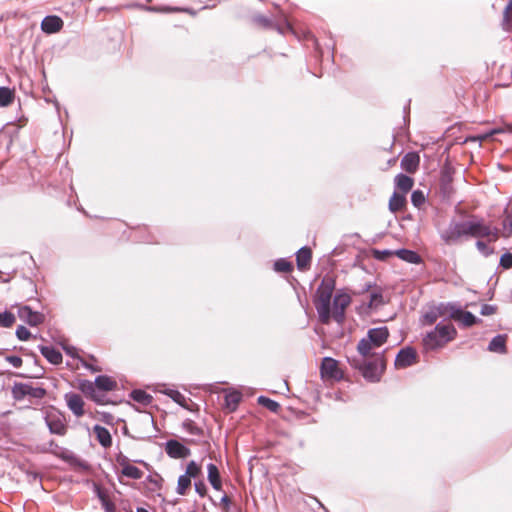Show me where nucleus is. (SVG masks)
I'll use <instances>...</instances> for the list:
<instances>
[{
  "label": "nucleus",
  "instance_id": "obj_1",
  "mask_svg": "<svg viewBox=\"0 0 512 512\" xmlns=\"http://www.w3.org/2000/svg\"><path fill=\"white\" fill-rule=\"evenodd\" d=\"M334 289V279L324 277L316 291L315 307L322 324H329L331 320V299Z\"/></svg>",
  "mask_w": 512,
  "mask_h": 512
},
{
  "label": "nucleus",
  "instance_id": "obj_2",
  "mask_svg": "<svg viewBox=\"0 0 512 512\" xmlns=\"http://www.w3.org/2000/svg\"><path fill=\"white\" fill-rule=\"evenodd\" d=\"M456 335L457 331L452 324L438 323L432 331L424 336L423 346L426 350H436L454 340Z\"/></svg>",
  "mask_w": 512,
  "mask_h": 512
},
{
  "label": "nucleus",
  "instance_id": "obj_3",
  "mask_svg": "<svg viewBox=\"0 0 512 512\" xmlns=\"http://www.w3.org/2000/svg\"><path fill=\"white\" fill-rule=\"evenodd\" d=\"M389 337V330L387 327H377L369 329L367 337L361 339L357 345L359 354L363 357L371 355V350L382 346Z\"/></svg>",
  "mask_w": 512,
  "mask_h": 512
},
{
  "label": "nucleus",
  "instance_id": "obj_4",
  "mask_svg": "<svg viewBox=\"0 0 512 512\" xmlns=\"http://www.w3.org/2000/svg\"><path fill=\"white\" fill-rule=\"evenodd\" d=\"M363 377L369 382H378L385 370V360L382 354H377L371 361H363V364H356Z\"/></svg>",
  "mask_w": 512,
  "mask_h": 512
},
{
  "label": "nucleus",
  "instance_id": "obj_5",
  "mask_svg": "<svg viewBox=\"0 0 512 512\" xmlns=\"http://www.w3.org/2000/svg\"><path fill=\"white\" fill-rule=\"evenodd\" d=\"M467 237L485 238L492 237V241L498 239L499 230L492 228L484 223L483 219H478L475 216L466 221Z\"/></svg>",
  "mask_w": 512,
  "mask_h": 512
},
{
  "label": "nucleus",
  "instance_id": "obj_6",
  "mask_svg": "<svg viewBox=\"0 0 512 512\" xmlns=\"http://www.w3.org/2000/svg\"><path fill=\"white\" fill-rule=\"evenodd\" d=\"M462 237H467L466 221H451L440 233V238L446 245L457 244Z\"/></svg>",
  "mask_w": 512,
  "mask_h": 512
},
{
  "label": "nucleus",
  "instance_id": "obj_7",
  "mask_svg": "<svg viewBox=\"0 0 512 512\" xmlns=\"http://www.w3.org/2000/svg\"><path fill=\"white\" fill-rule=\"evenodd\" d=\"M46 390L42 387H34L28 383H15L12 387V396L15 400L21 401L29 396L35 399H42L46 395Z\"/></svg>",
  "mask_w": 512,
  "mask_h": 512
},
{
  "label": "nucleus",
  "instance_id": "obj_8",
  "mask_svg": "<svg viewBox=\"0 0 512 512\" xmlns=\"http://www.w3.org/2000/svg\"><path fill=\"white\" fill-rule=\"evenodd\" d=\"M117 383L112 378L106 376V375H100L96 377L94 384L91 382H88L86 391H89L92 395V398L97 403H102L101 398L96 392V389L99 391H112L116 388ZM83 390L85 388L83 387Z\"/></svg>",
  "mask_w": 512,
  "mask_h": 512
},
{
  "label": "nucleus",
  "instance_id": "obj_9",
  "mask_svg": "<svg viewBox=\"0 0 512 512\" xmlns=\"http://www.w3.org/2000/svg\"><path fill=\"white\" fill-rule=\"evenodd\" d=\"M351 302V297L347 293L338 292L333 298V311L331 317L342 324L345 319V310Z\"/></svg>",
  "mask_w": 512,
  "mask_h": 512
},
{
  "label": "nucleus",
  "instance_id": "obj_10",
  "mask_svg": "<svg viewBox=\"0 0 512 512\" xmlns=\"http://www.w3.org/2000/svg\"><path fill=\"white\" fill-rule=\"evenodd\" d=\"M46 425L52 434L64 436L67 432L65 417L58 411L48 412L45 416Z\"/></svg>",
  "mask_w": 512,
  "mask_h": 512
},
{
  "label": "nucleus",
  "instance_id": "obj_11",
  "mask_svg": "<svg viewBox=\"0 0 512 512\" xmlns=\"http://www.w3.org/2000/svg\"><path fill=\"white\" fill-rule=\"evenodd\" d=\"M320 374L323 379L340 380L342 372L338 367V362L331 358L325 357L322 360Z\"/></svg>",
  "mask_w": 512,
  "mask_h": 512
},
{
  "label": "nucleus",
  "instance_id": "obj_12",
  "mask_svg": "<svg viewBox=\"0 0 512 512\" xmlns=\"http://www.w3.org/2000/svg\"><path fill=\"white\" fill-rule=\"evenodd\" d=\"M417 363V353L414 348L406 347L401 349L395 358V367L403 369Z\"/></svg>",
  "mask_w": 512,
  "mask_h": 512
},
{
  "label": "nucleus",
  "instance_id": "obj_13",
  "mask_svg": "<svg viewBox=\"0 0 512 512\" xmlns=\"http://www.w3.org/2000/svg\"><path fill=\"white\" fill-rule=\"evenodd\" d=\"M18 317L30 326H38L44 322L45 316L37 311H33L29 306H21L18 309Z\"/></svg>",
  "mask_w": 512,
  "mask_h": 512
},
{
  "label": "nucleus",
  "instance_id": "obj_14",
  "mask_svg": "<svg viewBox=\"0 0 512 512\" xmlns=\"http://www.w3.org/2000/svg\"><path fill=\"white\" fill-rule=\"evenodd\" d=\"M67 407L76 417L84 415V401L80 394L69 392L64 395Z\"/></svg>",
  "mask_w": 512,
  "mask_h": 512
},
{
  "label": "nucleus",
  "instance_id": "obj_15",
  "mask_svg": "<svg viewBox=\"0 0 512 512\" xmlns=\"http://www.w3.org/2000/svg\"><path fill=\"white\" fill-rule=\"evenodd\" d=\"M165 451L169 457L174 459L186 458L191 453L189 448H187L177 440L167 441Z\"/></svg>",
  "mask_w": 512,
  "mask_h": 512
},
{
  "label": "nucleus",
  "instance_id": "obj_16",
  "mask_svg": "<svg viewBox=\"0 0 512 512\" xmlns=\"http://www.w3.org/2000/svg\"><path fill=\"white\" fill-rule=\"evenodd\" d=\"M63 27V21L59 16L49 15L44 17L41 22V29L44 33L54 34L59 32Z\"/></svg>",
  "mask_w": 512,
  "mask_h": 512
},
{
  "label": "nucleus",
  "instance_id": "obj_17",
  "mask_svg": "<svg viewBox=\"0 0 512 512\" xmlns=\"http://www.w3.org/2000/svg\"><path fill=\"white\" fill-rule=\"evenodd\" d=\"M420 158L416 153H407L401 159V167L408 173H414L418 169Z\"/></svg>",
  "mask_w": 512,
  "mask_h": 512
},
{
  "label": "nucleus",
  "instance_id": "obj_18",
  "mask_svg": "<svg viewBox=\"0 0 512 512\" xmlns=\"http://www.w3.org/2000/svg\"><path fill=\"white\" fill-rule=\"evenodd\" d=\"M312 252L310 248L304 246L296 253V262L299 270H305L310 266Z\"/></svg>",
  "mask_w": 512,
  "mask_h": 512
},
{
  "label": "nucleus",
  "instance_id": "obj_19",
  "mask_svg": "<svg viewBox=\"0 0 512 512\" xmlns=\"http://www.w3.org/2000/svg\"><path fill=\"white\" fill-rule=\"evenodd\" d=\"M207 472L208 481L211 484V486L215 490L220 491L222 489V481L218 467L213 463H209L207 465Z\"/></svg>",
  "mask_w": 512,
  "mask_h": 512
},
{
  "label": "nucleus",
  "instance_id": "obj_20",
  "mask_svg": "<svg viewBox=\"0 0 512 512\" xmlns=\"http://www.w3.org/2000/svg\"><path fill=\"white\" fill-rule=\"evenodd\" d=\"M93 431L101 446L108 448L112 445V437L108 429L101 425H95Z\"/></svg>",
  "mask_w": 512,
  "mask_h": 512
},
{
  "label": "nucleus",
  "instance_id": "obj_21",
  "mask_svg": "<svg viewBox=\"0 0 512 512\" xmlns=\"http://www.w3.org/2000/svg\"><path fill=\"white\" fill-rule=\"evenodd\" d=\"M41 354L54 365L62 363V354L51 346H39Z\"/></svg>",
  "mask_w": 512,
  "mask_h": 512
},
{
  "label": "nucleus",
  "instance_id": "obj_22",
  "mask_svg": "<svg viewBox=\"0 0 512 512\" xmlns=\"http://www.w3.org/2000/svg\"><path fill=\"white\" fill-rule=\"evenodd\" d=\"M506 335H496L492 338L488 345V350L490 352L499 353V354H505L507 352L506 349Z\"/></svg>",
  "mask_w": 512,
  "mask_h": 512
},
{
  "label": "nucleus",
  "instance_id": "obj_23",
  "mask_svg": "<svg viewBox=\"0 0 512 512\" xmlns=\"http://www.w3.org/2000/svg\"><path fill=\"white\" fill-rule=\"evenodd\" d=\"M413 179L405 174H398L395 178V185L402 194H406L413 187Z\"/></svg>",
  "mask_w": 512,
  "mask_h": 512
},
{
  "label": "nucleus",
  "instance_id": "obj_24",
  "mask_svg": "<svg viewBox=\"0 0 512 512\" xmlns=\"http://www.w3.org/2000/svg\"><path fill=\"white\" fill-rule=\"evenodd\" d=\"M396 255L403 261L411 264H419L422 262L420 255L412 250L399 249L396 251Z\"/></svg>",
  "mask_w": 512,
  "mask_h": 512
},
{
  "label": "nucleus",
  "instance_id": "obj_25",
  "mask_svg": "<svg viewBox=\"0 0 512 512\" xmlns=\"http://www.w3.org/2000/svg\"><path fill=\"white\" fill-rule=\"evenodd\" d=\"M440 309L443 312V315H448L450 318L458 321L460 316L463 313V309L455 303H448L446 305L441 304Z\"/></svg>",
  "mask_w": 512,
  "mask_h": 512
},
{
  "label": "nucleus",
  "instance_id": "obj_26",
  "mask_svg": "<svg viewBox=\"0 0 512 512\" xmlns=\"http://www.w3.org/2000/svg\"><path fill=\"white\" fill-rule=\"evenodd\" d=\"M406 204L405 194L394 192L389 200V209L392 212L401 211Z\"/></svg>",
  "mask_w": 512,
  "mask_h": 512
},
{
  "label": "nucleus",
  "instance_id": "obj_27",
  "mask_svg": "<svg viewBox=\"0 0 512 512\" xmlns=\"http://www.w3.org/2000/svg\"><path fill=\"white\" fill-rule=\"evenodd\" d=\"M443 315L442 310L440 309V306L437 309H431L430 311H427L422 316V324L423 325H432L434 324L440 316Z\"/></svg>",
  "mask_w": 512,
  "mask_h": 512
},
{
  "label": "nucleus",
  "instance_id": "obj_28",
  "mask_svg": "<svg viewBox=\"0 0 512 512\" xmlns=\"http://www.w3.org/2000/svg\"><path fill=\"white\" fill-rule=\"evenodd\" d=\"M242 399V395L239 392H231L225 396V405L231 410L235 411Z\"/></svg>",
  "mask_w": 512,
  "mask_h": 512
},
{
  "label": "nucleus",
  "instance_id": "obj_29",
  "mask_svg": "<svg viewBox=\"0 0 512 512\" xmlns=\"http://www.w3.org/2000/svg\"><path fill=\"white\" fill-rule=\"evenodd\" d=\"M182 427L183 429L189 433L190 435H193V436H202L203 435V429L200 428L193 420L191 419H186L183 423H182Z\"/></svg>",
  "mask_w": 512,
  "mask_h": 512
},
{
  "label": "nucleus",
  "instance_id": "obj_30",
  "mask_svg": "<svg viewBox=\"0 0 512 512\" xmlns=\"http://www.w3.org/2000/svg\"><path fill=\"white\" fill-rule=\"evenodd\" d=\"M191 486V479L184 473L183 475H180L177 481V488L176 492L179 495H186L187 491L189 490Z\"/></svg>",
  "mask_w": 512,
  "mask_h": 512
},
{
  "label": "nucleus",
  "instance_id": "obj_31",
  "mask_svg": "<svg viewBox=\"0 0 512 512\" xmlns=\"http://www.w3.org/2000/svg\"><path fill=\"white\" fill-rule=\"evenodd\" d=\"M122 474L130 479L139 480L143 476V472L134 465H125L122 469Z\"/></svg>",
  "mask_w": 512,
  "mask_h": 512
},
{
  "label": "nucleus",
  "instance_id": "obj_32",
  "mask_svg": "<svg viewBox=\"0 0 512 512\" xmlns=\"http://www.w3.org/2000/svg\"><path fill=\"white\" fill-rule=\"evenodd\" d=\"M185 474L191 479H197L202 475L201 465L196 463L194 460L188 462L186 466Z\"/></svg>",
  "mask_w": 512,
  "mask_h": 512
},
{
  "label": "nucleus",
  "instance_id": "obj_33",
  "mask_svg": "<svg viewBox=\"0 0 512 512\" xmlns=\"http://www.w3.org/2000/svg\"><path fill=\"white\" fill-rule=\"evenodd\" d=\"M14 99V93L8 87H0V106L6 107L12 103Z\"/></svg>",
  "mask_w": 512,
  "mask_h": 512
},
{
  "label": "nucleus",
  "instance_id": "obj_34",
  "mask_svg": "<svg viewBox=\"0 0 512 512\" xmlns=\"http://www.w3.org/2000/svg\"><path fill=\"white\" fill-rule=\"evenodd\" d=\"M131 397L134 401L136 402H139L143 405H148L150 404L151 400H152V396H150L149 394H147L145 391L143 390H133L131 392Z\"/></svg>",
  "mask_w": 512,
  "mask_h": 512
},
{
  "label": "nucleus",
  "instance_id": "obj_35",
  "mask_svg": "<svg viewBox=\"0 0 512 512\" xmlns=\"http://www.w3.org/2000/svg\"><path fill=\"white\" fill-rule=\"evenodd\" d=\"M258 403L262 405L263 407L267 408L271 412H278L280 409V404L268 397L265 396H259L258 397Z\"/></svg>",
  "mask_w": 512,
  "mask_h": 512
},
{
  "label": "nucleus",
  "instance_id": "obj_36",
  "mask_svg": "<svg viewBox=\"0 0 512 512\" xmlns=\"http://www.w3.org/2000/svg\"><path fill=\"white\" fill-rule=\"evenodd\" d=\"M458 321H460L464 327H471L476 324L479 319L471 312L463 311Z\"/></svg>",
  "mask_w": 512,
  "mask_h": 512
},
{
  "label": "nucleus",
  "instance_id": "obj_37",
  "mask_svg": "<svg viewBox=\"0 0 512 512\" xmlns=\"http://www.w3.org/2000/svg\"><path fill=\"white\" fill-rule=\"evenodd\" d=\"M293 266L292 263L284 258H280L274 263V270L277 272H290L292 271Z\"/></svg>",
  "mask_w": 512,
  "mask_h": 512
},
{
  "label": "nucleus",
  "instance_id": "obj_38",
  "mask_svg": "<svg viewBox=\"0 0 512 512\" xmlns=\"http://www.w3.org/2000/svg\"><path fill=\"white\" fill-rule=\"evenodd\" d=\"M252 21L265 29H271L273 26V21L262 14L254 15Z\"/></svg>",
  "mask_w": 512,
  "mask_h": 512
},
{
  "label": "nucleus",
  "instance_id": "obj_39",
  "mask_svg": "<svg viewBox=\"0 0 512 512\" xmlns=\"http://www.w3.org/2000/svg\"><path fill=\"white\" fill-rule=\"evenodd\" d=\"M15 316L13 313L5 311L0 313V326L9 328L15 323Z\"/></svg>",
  "mask_w": 512,
  "mask_h": 512
},
{
  "label": "nucleus",
  "instance_id": "obj_40",
  "mask_svg": "<svg viewBox=\"0 0 512 512\" xmlns=\"http://www.w3.org/2000/svg\"><path fill=\"white\" fill-rule=\"evenodd\" d=\"M165 394L168 395L174 402L181 406H185L186 398L185 396L177 390L169 389L165 391Z\"/></svg>",
  "mask_w": 512,
  "mask_h": 512
},
{
  "label": "nucleus",
  "instance_id": "obj_41",
  "mask_svg": "<svg viewBox=\"0 0 512 512\" xmlns=\"http://www.w3.org/2000/svg\"><path fill=\"white\" fill-rule=\"evenodd\" d=\"M411 202L415 207L420 208L425 202L424 193L421 190H414L411 194Z\"/></svg>",
  "mask_w": 512,
  "mask_h": 512
},
{
  "label": "nucleus",
  "instance_id": "obj_42",
  "mask_svg": "<svg viewBox=\"0 0 512 512\" xmlns=\"http://www.w3.org/2000/svg\"><path fill=\"white\" fill-rule=\"evenodd\" d=\"M504 130H496V129H493V130H489V132L483 134V135H478V136H472V137H467L465 139V142H479L481 143L483 140L489 138L490 136H492L493 134L495 133H498V132H503Z\"/></svg>",
  "mask_w": 512,
  "mask_h": 512
},
{
  "label": "nucleus",
  "instance_id": "obj_43",
  "mask_svg": "<svg viewBox=\"0 0 512 512\" xmlns=\"http://www.w3.org/2000/svg\"><path fill=\"white\" fill-rule=\"evenodd\" d=\"M502 236L507 238L512 234V215H506L502 222Z\"/></svg>",
  "mask_w": 512,
  "mask_h": 512
},
{
  "label": "nucleus",
  "instance_id": "obj_44",
  "mask_svg": "<svg viewBox=\"0 0 512 512\" xmlns=\"http://www.w3.org/2000/svg\"><path fill=\"white\" fill-rule=\"evenodd\" d=\"M383 303H384L383 296L380 291L372 292L370 294V302H369L370 307H377L379 305H382Z\"/></svg>",
  "mask_w": 512,
  "mask_h": 512
},
{
  "label": "nucleus",
  "instance_id": "obj_45",
  "mask_svg": "<svg viewBox=\"0 0 512 512\" xmlns=\"http://www.w3.org/2000/svg\"><path fill=\"white\" fill-rule=\"evenodd\" d=\"M500 266L504 269L512 268V253L506 252L501 256Z\"/></svg>",
  "mask_w": 512,
  "mask_h": 512
},
{
  "label": "nucleus",
  "instance_id": "obj_46",
  "mask_svg": "<svg viewBox=\"0 0 512 512\" xmlns=\"http://www.w3.org/2000/svg\"><path fill=\"white\" fill-rule=\"evenodd\" d=\"M16 336L21 341H27L30 338L31 333L25 326H18L16 329Z\"/></svg>",
  "mask_w": 512,
  "mask_h": 512
},
{
  "label": "nucleus",
  "instance_id": "obj_47",
  "mask_svg": "<svg viewBox=\"0 0 512 512\" xmlns=\"http://www.w3.org/2000/svg\"><path fill=\"white\" fill-rule=\"evenodd\" d=\"M271 29L276 30L281 35H285L287 31H292V27L290 23L287 21L283 25L273 22V26Z\"/></svg>",
  "mask_w": 512,
  "mask_h": 512
},
{
  "label": "nucleus",
  "instance_id": "obj_48",
  "mask_svg": "<svg viewBox=\"0 0 512 512\" xmlns=\"http://www.w3.org/2000/svg\"><path fill=\"white\" fill-rule=\"evenodd\" d=\"M99 497L102 501V506H103L105 512H116L115 504L112 501L108 500L102 494H99Z\"/></svg>",
  "mask_w": 512,
  "mask_h": 512
},
{
  "label": "nucleus",
  "instance_id": "obj_49",
  "mask_svg": "<svg viewBox=\"0 0 512 512\" xmlns=\"http://www.w3.org/2000/svg\"><path fill=\"white\" fill-rule=\"evenodd\" d=\"M194 488H195L196 493L200 497H205L206 496V494H207V487H206V484L204 483L203 480L195 481Z\"/></svg>",
  "mask_w": 512,
  "mask_h": 512
},
{
  "label": "nucleus",
  "instance_id": "obj_50",
  "mask_svg": "<svg viewBox=\"0 0 512 512\" xmlns=\"http://www.w3.org/2000/svg\"><path fill=\"white\" fill-rule=\"evenodd\" d=\"M496 312V306L490 304H483L481 306L480 314L483 316L493 315Z\"/></svg>",
  "mask_w": 512,
  "mask_h": 512
},
{
  "label": "nucleus",
  "instance_id": "obj_51",
  "mask_svg": "<svg viewBox=\"0 0 512 512\" xmlns=\"http://www.w3.org/2000/svg\"><path fill=\"white\" fill-rule=\"evenodd\" d=\"M6 361L14 368H20L22 366V359L16 355L7 356Z\"/></svg>",
  "mask_w": 512,
  "mask_h": 512
},
{
  "label": "nucleus",
  "instance_id": "obj_52",
  "mask_svg": "<svg viewBox=\"0 0 512 512\" xmlns=\"http://www.w3.org/2000/svg\"><path fill=\"white\" fill-rule=\"evenodd\" d=\"M477 249L484 255L488 256L492 251L489 249L487 244L483 241L478 240L476 242Z\"/></svg>",
  "mask_w": 512,
  "mask_h": 512
},
{
  "label": "nucleus",
  "instance_id": "obj_53",
  "mask_svg": "<svg viewBox=\"0 0 512 512\" xmlns=\"http://www.w3.org/2000/svg\"><path fill=\"white\" fill-rule=\"evenodd\" d=\"M116 460L118 464L122 467V469L124 468L125 465H129V459L122 454H119Z\"/></svg>",
  "mask_w": 512,
  "mask_h": 512
},
{
  "label": "nucleus",
  "instance_id": "obj_54",
  "mask_svg": "<svg viewBox=\"0 0 512 512\" xmlns=\"http://www.w3.org/2000/svg\"><path fill=\"white\" fill-rule=\"evenodd\" d=\"M64 351L67 355H70L71 357H77V350L73 346H63Z\"/></svg>",
  "mask_w": 512,
  "mask_h": 512
},
{
  "label": "nucleus",
  "instance_id": "obj_55",
  "mask_svg": "<svg viewBox=\"0 0 512 512\" xmlns=\"http://www.w3.org/2000/svg\"><path fill=\"white\" fill-rule=\"evenodd\" d=\"M220 503L224 506L225 510H228L231 504V500L227 495H223V497L220 500Z\"/></svg>",
  "mask_w": 512,
  "mask_h": 512
},
{
  "label": "nucleus",
  "instance_id": "obj_56",
  "mask_svg": "<svg viewBox=\"0 0 512 512\" xmlns=\"http://www.w3.org/2000/svg\"><path fill=\"white\" fill-rule=\"evenodd\" d=\"M510 12L512 13V0L509 2V4L506 6L504 10V18L508 19Z\"/></svg>",
  "mask_w": 512,
  "mask_h": 512
},
{
  "label": "nucleus",
  "instance_id": "obj_57",
  "mask_svg": "<svg viewBox=\"0 0 512 512\" xmlns=\"http://www.w3.org/2000/svg\"><path fill=\"white\" fill-rule=\"evenodd\" d=\"M380 254H382V255H388V254H390V252H389V251H387V250H384V251H382V252H380V251H375L376 258H377V259L382 260V259H383V256H380Z\"/></svg>",
  "mask_w": 512,
  "mask_h": 512
},
{
  "label": "nucleus",
  "instance_id": "obj_58",
  "mask_svg": "<svg viewBox=\"0 0 512 512\" xmlns=\"http://www.w3.org/2000/svg\"><path fill=\"white\" fill-rule=\"evenodd\" d=\"M164 10L165 11H169V12H172V11H185V12H189L188 9H180V8H165Z\"/></svg>",
  "mask_w": 512,
  "mask_h": 512
},
{
  "label": "nucleus",
  "instance_id": "obj_59",
  "mask_svg": "<svg viewBox=\"0 0 512 512\" xmlns=\"http://www.w3.org/2000/svg\"><path fill=\"white\" fill-rule=\"evenodd\" d=\"M136 512H149V511H148L147 509H145V508L138 507V508L136 509Z\"/></svg>",
  "mask_w": 512,
  "mask_h": 512
},
{
  "label": "nucleus",
  "instance_id": "obj_60",
  "mask_svg": "<svg viewBox=\"0 0 512 512\" xmlns=\"http://www.w3.org/2000/svg\"><path fill=\"white\" fill-rule=\"evenodd\" d=\"M448 128L454 129V128H462L461 125H458V123L449 126Z\"/></svg>",
  "mask_w": 512,
  "mask_h": 512
},
{
  "label": "nucleus",
  "instance_id": "obj_61",
  "mask_svg": "<svg viewBox=\"0 0 512 512\" xmlns=\"http://www.w3.org/2000/svg\"><path fill=\"white\" fill-rule=\"evenodd\" d=\"M496 128H501V127L497 126ZM503 128L511 129L512 128V124H505V126Z\"/></svg>",
  "mask_w": 512,
  "mask_h": 512
},
{
  "label": "nucleus",
  "instance_id": "obj_62",
  "mask_svg": "<svg viewBox=\"0 0 512 512\" xmlns=\"http://www.w3.org/2000/svg\"><path fill=\"white\" fill-rule=\"evenodd\" d=\"M10 122H7L4 126H1V129H4L6 125H9Z\"/></svg>",
  "mask_w": 512,
  "mask_h": 512
}]
</instances>
